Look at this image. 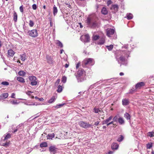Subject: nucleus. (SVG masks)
Segmentation results:
<instances>
[{
    "mask_svg": "<svg viewBox=\"0 0 154 154\" xmlns=\"http://www.w3.org/2000/svg\"><path fill=\"white\" fill-rule=\"evenodd\" d=\"M122 50L118 52L116 56V59L119 63H123L125 61L126 58L129 56L130 51L128 50V46H124L122 47Z\"/></svg>",
    "mask_w": 154,
    "mask_h": 154,
    "instance_id": "obj_1",
    "label": "nucleus"
},
{
    "mask_svg": "<svg viewBox=\"0 0 154 154\" xmlns=\"http://www.w3.org/2000/svg\"><path fill=\"white\" fill-rule=\"evenodd\" d=\"M94 18V17L90 15L87 18L86 20L88 25L92 27H94L97 26V23L95 20Z\"/></svg>",
    "mask_w": 154,
    "mask_h": 154,
    "instance_id": "obj_2",
    "label": "nucleus"
},
{
    "mask_svg": "<svg viewBox=\"0 0 154 154\" xmlns=\"http://www.w3.org/2000/svg\"><path fill=\"white\" fill-rule=\"evenodd\" d=\"M85 72L82 69H80L78 72L76 77L78 82H82L85 79Z\"/></svg>",
    "mask_w": 154,
    "mask_h": 154,
    "instance_id": "obj_3",
    "label": "nucleus"
},
{
    "mask_svg": "<svg viewBox=\"0 0 154 154\" xmlns=\"http://www.w3.org/2000/svg\"><path fill=\"white\" fill-rule=\"evenodd\" d=\"M94 64V62L93 59L89 58L84 60L82 62V65L85 67L87 65L92 66Z\"/></svg>",
    "mask_w": 154,
    "mask_h": 154,
    "instance_id": "obj_4",
    "label": "nucleus"
},
{
    "mask_svg": "<svg viewBox=\"0 0 154 154\" xmlns=\"http://www.w3.org/2000/svg\"><path fill=\"white\" fill-rule=\"evenodd\" d=\"M27 33L30 36L33 38H35L38 36L37 31L36 29L29 30Z\"/></svg>",
    "mask_w": 154,
    "mask_h": 154,
    "instance_id": "obj_5",
    "label": "nucleus"
},
{
    "mask_svg": "<svg viewBox=\"0 0 154 154\" xmlns=\"http://www.w3.org/2000/svg\"><path fill=\"white\" fill-rule=\"evenodd\" d=\"M59 149L54 146H51L49 147V151L51 154H55L58 152Z\"/></svg>",
    "mask_w": 154,
    "mask_h": 154,
    "instance_id": "obj_6",
    "label": "nucleus"
},
{
    "mask_svg": "<svg viewBox=\"0 0 154 154\" xmlns=\"http://www.w3.org/2000/svg\"><path fill=\"white\" fill-rule=\"evenodd\" d=\"M79 124L80 127L85 128H88L91 126V125L89 123L83 121H80L79 122Z\"/></svg>",
    "mask_w": 154,
    "mask_h": 154,
    "instance_id": "obj_7",
    "label": "nucleus"
},
{
    "mask_svg": "<svg viewBox=\"0 0 154 154\" xmlns=\"http://www.w3.org/2000/svg\"><path fill=\"white\" fill-rule=\"evenodd\" d=\"M29 79L31 81L30 85L32 86L36 85L37 84V82L36 81V78L34 76H30Z\"/></svg>",
    "mask_w": 154,
    "mask_h": 154,
    "instance_id": "obj_8",
    "label": "nucleus"
},
{
    "mask_svg": "<svg viewBox=\"0 0 154 154\" xmlns=\"http://www.w3.org/2000/svg\"><path fill=\"white\" fill-rule=\"evenodd\" d=\"M106 32L107 35L108 37H110L114 34L115 30L113 29L108 28L106 30Z\"/></svg>",
    "mask_w": 154,
    "mask_h": 154,
    "instance_id": "obj_9",
    "label": "nucleus"
},
{
    "mask_svg": "<svg viewBox=\"0 0 154 154\" xmlns=\"http://www.w3.org/2000/svg\"><path fill=\"white\" fill-rule=\"evenodd\" d=\"M105 37L103 36L101 37L100 40L97 42V44L99 45H102L104 44L105 41Z\"/></svg>",
    "mask_w": 154,
    "mask_h": 154,
    "instance_id": "obj_10",
    "label": "nucleus"
},
{
    "mask_svg": "<svg viewBox=\"0 0 154 154\" xmlns=\"http://www.w3.org/2000/svg\"><path fill=\"white\" fill-rule=\"evenodd\" d=\"M119 7L117 5H112L111 7V9L114 10V13H116L118 11Z\"/></svg>",
    "mask_w": 154,
    "mask_h": 154,
    "instance_id": "obj_11",
    "label": "nucleus"
},
{
    "mask_svg": "<svg viewBox=\"0 0 154 154\" xmlns=\"http://www.w3.org/2000/svg\"><path fill=\"white\" fill-rule=\"evenodd\" d=\"M15 54L14 52L12 49H9L8 51V57H12Z\"/></svg>",
    "mask_w": 154,
    "mask_h": 154,
    "instance_id": "obj_12",
    "label": "nucleus"
},
{
    "mask_svg": "<svg viewBox=\"0 0 154 154\" xmlns=\"http://www.w3.org/2000/svg\"><path fill=\"white\" fill-rule=\"evenodd\" d=\"M112 116H110L108 119H107L102 122V125H104L108 123L112 119Z\"/></svg>",
    "mask_w": 154,
    "mask_h": 154,
    "instance_id": "obj_13",
    "label": "nucleus"
},
{
    "mask_svg": "<svg viewBox=\"0 0 154 154\" xmlns=\"http://www.w3.org/2000/svg\"><path fill=\"white\" fill-rule=\"evenodd\" d=\"M129 101L126 99H124L122 100V104L123 106H126L128 105Z\"/></svg>",
    "mask_w": 154,
    "mask_h": 154,
    "instance_id": "obj_14",
    "label": "nucleus"
},
{
    "mask_svg": "<svg viewBox=\"0 0 154 154\" xmlns=\"http://www.w3.org/2000/svg\"><path fill=\"white\" fill-rule=\"evenodd\" d=\"M119 147V145L116 143H114L111 145V148L112 149H117Z\"/></svg>",
    "mask_w": 154,
    "mask_h": 154,
    "instance_id": "obj_15",
    "label": "nucleus"
},
{
    "mask_svg": "<svg viewBox=\"0 0 154 154\" xmlns=\"http://www.w3.org/2000/svg\"><path fill=\"white\" fill-rule=\"evenodd\" d=\"M118 121L120 125H122L125 124V121L122 117H119L118 119Z\"/></svg>",
    "mask_w": 154,
    "mask_h": 154,
    "instance_id": "obj_16",
    "label": "nucleus"
},
{
    "mask_svg": "<svg viewBox=\"0 0 154 154\" xmlns=\"http://www.w3.org/2000/svg\"><path fill=\"white\" fill-rule=\"evenodd\" d=\"M10 131H8V133L4 135L5 138L3 140L4 141H5V140L9 139L11 137V135L10 134Z\"/></svg>",
    "mask_w": 154,
    "mask_h": 154,
    "instance_id": "obj_17",
    "label": "nucleus"
},
{
    "mask_svg": "<svg viewBox=\"0 0 154 154\" xmlns=\"http://www.w3.org/2000/svg\"><path fill=\"white\" fill-rule=\"evenodd\" d=\"M144 85V83L143 82H141L137 83L135 87L137 89L139 88L141 86Z\"/></svg>",
    "mask_w": 154,
    "mask_h": 154,
    "instance_id": "obj_18",
    "label": "nucleus"
},
{
    "mask_svg": "<svg viewBox=\"0 0 154 154\" xmlns=\"http://www.w3.org/2000/svg\"><path fill=\"white\" fill-rule=\"evenodd\" d=\"M58 10L57 7L54 5L53 8V14L54 16H55L57 14Z\"/></svg>",
    "mask_w": 154,
    "mask_h": 154,
    "instance_id": "obj_19",
    "label": "nucleus"
},
{
    "mask_svg": "<svg viewBox=\"0 0 154 154\" xmlns=\"http://www.w3.org/2000/svg\"><path fill=\"white\" fill-rule=\"evenodd\" d=\"M55 44L58 46L62 48L63 47V45L62 43L59 40H56L55 41Z\"/></svg>",
    "mask_w": 154,
    "mask_h": 154,
    "instance_id": "obj_20",
    "label": "nucleus"
},
{
    "mask_svg": "<svg viewBox=\"0 0 154 154\" xmlns=\"http://www.w3.org/2000/svg\"><path fill=\"white\" fill-rule=\"evenodd\" d=\"M26 55L25 53H24L20 55V59L22 61H24L26 59Z\"/></svg>",
    "mask_w": 154,
    "mask_h": 154,
    "instance_id": "obj_21",
    "label": "nucleus"
},
{
    "mask_svg": "<svg viewBox=\"0 0 154 154\" xmlns=\"http://www.w3.org/2000/svg\"><path fill=\"white\" fill-rule=\"evenodd\" d=\"M47 62L50 63L51 64L52 63L53 60L52 59L51 57L50 56H47Z\"/></svg>",
    "mask_w": 154,
    "mask_h": 154,
    "instance_id": "obj_22",
    "label": "nucleus"
},
{
    "mask_svg": "<svg viewBox=\"0 0 154 154\" xmlns=\"http://www.w3.org/2000/svg\"><path fill=\"white\" fill-rule=\"evenodd\" d=\"M108 13L107 11L106 8L105 7L103 8L101 10V13L104 15H106Z\"/></svg>",
    "mask_w": 154,
    "mask_h": 154,
    "instance_id": "obj_23",
    "label": "nucleus"
},
{
    "mask_svg": "<svg viewBox=\"0 0 154 154\" xmlns=\"http://www.w3.org/2000/svg\"><path fill=\"white\" fill-rule=\"evenodd\" d=\"M17 80L22 83H24L25 82L24 79L20 77H18L17 78Z\"/></svg>",
    "mask_w": 154,
    "mask_h": 154,
    "instance_id": "obj_24",
    "label": "nucleus"
},
{
    "mask_svg": "<svg viewBox=\"0 0 154 154\" xmlns=\"http://www.w3.org/2000/svg\"><path fill=\"white\" fill-rule=\"evenodd\" d=\"M124 117L127 120H129L131 118L130 115L127 112H126L124 114Z\"/></svg>",
    "mask_w": 154,
    "mask_h": 154,
    "instance_id": "obj_25",
    "label": "nucleus"
},
{
    "mask_svg": "<svg viewBox=\"0 0 154 154\" xmlns=\"http://www.w3.org/2000/svg\"><path fill=\"white\" fill-rule=\"evenodd\" d=\"M126 15L127 18L128 20H131L133 17L132 14L131 13L127 14Z\"/></svg>",
    "mask_w": 154,
    "mask_h": 154,
    "instance_id": "obj_26",
    "label": "nucleus"
},
{
    "mask_svg": "<svg viewBox=\"0 0 154 154\" xmlns=\"http://www.w3.org/2000/svg\"><path fill=\"white\" fill-rule=\"evenodd\" d=\"M54 137V133L52 134H49L47 136V138L49 139H52Z\"/></svg>",
    "mask_w": 154,
    "mask_h": 154,
    "instance_id": "obj_27",
    "label": "nucleus"
},
{
    "mask_svg": "<svg viewBox=\"0 0 154 154\" xmlns=\"http://www.w3.org/2000/svg\"><path fill=\"white\" fill-rule=\"evenodd\" d=\"M14 20L16 22L17 20V13L16 12H14Z\"/></svg>",
    "mask_w": 154,
    "mask_h": 154,
    "instance_id": "obj_28",
    "label": "nucleus"
},
{
    "mask_svg": "<svg viewBox=\"0 0 154 154\" xmlns=\"http://www.w3.org/2000/svg\"><path fill=\"white\" fill-rule=\"evenodd\" d=\"M18 74L20 75L23 76L25 75L26 73L23 71H21L18 72Z\"/></svg>",
    "mask_w": 154,
    "mask_h": 154,
    "instance_id": "obj_29",
    "label": "nucleus"
},
{
    "mask_svg": "<svg viewBox=\"0 0 154 154\" xmlns=\"http://www.w3.org/2000/svg\"><path fill=\"white\" fill-rule=\"evenodd\" d=\"M40 146L41 147H46L47 146V144L46 142H43L40 144Z\"/></svg>",
    "mask_w": 154,
    "mask_h": 154,
    "instance_id": "obj_30",
    "label": "nucleus"
},
{
    "mask_svg": "<svg viewBox=\"0 0 154 154\" xmlns=\"http://www.w3.org/2000/svg\"><path fill=\"white\" fill-rule=\"evenodd\" d=\"M147 135L150 137H153L154 136V133L152 132H149L147 134Z\"/></svg>",
    "mask_w": 154,
    "mask_h": 154,
    "instance_id": "obj_31",
    "label": "nucleus"
},
{
    "mask_svg": "<svg viewBox=\"0 0 154 154\" xmlns=\"http://www.w3.org/2000/svg\"><path fill=\"white\" fill-rule=\"evenodd\" d=\"M94 110L95 113H97L99 112H101V110L99 109L94 108Z\"/></svg>",
    "mask_w": 154,
    "mask_h": 154,
    "instance_id": "obj_32",
    "label": "nucleus"
},
{
    "mask_svg": "<svg viewBox=\"0 0 154 154\" xmlns=\"http://www.w3.org/2000/svg\"><path fill=\"white\" fill-rule=\"evenodd\" d=\"M55 100V97L54 96H52L51 98L48 101L49 103H51L53 102Z\"/></svg>",
    "mask_w": 154,
    "mask_h": 154,
    "instance_id": "obj_33",
    "label": "nucleus"
},
{
    "mask_svg": "<svg viewBox=\"0 0 154 154\" xmlns=\"http://www.w3.org/2000/svg\"><path fill=\"white\" fill-rule=\"evenodd\" d=\"M85 38L86 39L85 42H88L89 40V37L88 35L86 34L84 35Z\"/></svg>",
    "mask_w": 154,
    "mask_h": 154,
    "instance_id": "obj_34",
    "label": "nucleus"
},
{
    "mask_svg": "<svg viewBox=\"0 0 154 154\" xmlns=\"http://www.w3.org/2000/svg\"><path fill=\"white\" fill-rule=\"evenodd\" d=\"M152 146V143H148L146 144V148L147 149H150Z\"/></svg>",
    "mask_w": 154,
    "mask_h": 154,
    "instance_id": "obj_35",
    "label": "nucleus"
},
{
    "mask_svg": "<svg viewBox=\"0 0 154 154\" xmlns=\"http://www.w3.org/2000/svg\"><path fill=\"white\" fill-rule=\"evenodd\" d=\"M113 46L112 45H110L109 46H106V47L108 49L109 51H111L113 48Z\"/></svg>",
    "mask_w": 154,
    "mask_h": 154,
    "instance_id": "obj_36",
    "label": "nucleus"
},
{
    "mask_svg": "<svg viewBox=\"0 0 154 154\" xmlns=\"http://www.w3.org/2000/svg\"><path fill=\"white\" fill-rule=\"evenodd\" d=\"M10 103L13 105H17L19 103L17 102V100H11L10 101Z\"/></svg>",
    "mask_w": 154,
    "mask_h": 154,
    "instance_id": "obj_37",
    "label": "nucleus"
},
{
    "mask_svg": "<svg viewBox=\"0 0 154 154\" xmlns=\"http://www.w3.org/2000/svg\"><path fill=\"white\" fill-rule=\"evenodd\" d=\"M34 23L33 21L30 20L29 21V25L31 27H33L34 25Z\"/></svg>",
    "mask_w": 154,
    "mask_h": 154,
    "instance_id": "obj_38",
    "label": "nucleus"
},
{
    "mask_svg": "<svg viewBox=\"0 0 154 154\" xmlns=\"http://www.w3.org/2000/svg\"><path fill=\"white\" fill-rule=\"evenodd\" d=\"M124 137L122 135L119 136L117 140L119 142L122 141Z\"/></svg>",
    "mask_w": 154,
    "mask_h": 154,
    "instance_id": "obj_39",
    "label": "nucleus"
},
{
    "mask_svg": "<svg viewBox=\"0 0 154 154\" xmlns=\"http://www.w3.org/2000/svg\"><path fill=\"white\" fill-rule=\"evenodd\" d=\"M24 104L27 105H34L35 104L31 102H26L24 103Z\"/></svg>",
    "mask_w": 154,
    "mask_h": 154,
    "instance_id": "obj_40",
    "label": "nucleus"
},
{
    "mask_svg": "<svg viewBox=\"0 0 154 154\" xmlns=\"http://www.w3.org/2000/svg\"><path fill=\"white\" fill-rule=\"evenodd\" d=\"M99 36L98 35H94L93 36V39L94 40H97L99 38Z\"/></svg>",
    "mask_w": 154,
    "mask_h": 154,
    "instance_id": "obj_41",
    "label": "nucleus"
},
{
    "mask_svg": "<svg viewBox=\"0 0 154 154\" xmlns=\"http://www.w3.org/2000/svg\"><path fill=\"white\" fill-rule=\"evenodd\" d=\"M62 90V88L61 86L59 85L58 86V89L57 90V91L58 92L60 93L61 92Z\"/></svg>",
    "mask_w": 154,
    "mask_h": 154,
    "instance_id": "obj_42",
    "label": "nucleus"
},
{
    "mask_svg": "<svg viewBox=\"0 0 154 154\" xmlns=\"http://www.w3.org/2000/svg\"><path fill=\"white\" fill-rule=\"evenodd\" d=\"M22 125V124H20L19 125H18L16 127V129H15L13 131V133H15V132H17V130L19 129V128L20 127H21Z\"/></svg>",
    "mask_w": 154,
    "mask_h": 154,
    "instance_id": "obj_43",
    "label": "nucleus"
},
{
    "mask_svg": "<svg viewBox=\"0 0 154 154\" xmlns=\"http://www.w3.org/2000/svg\"><path fill=\"white\" fill-rule=\"evenodd\" d=\"M66 76H63L62 79V82L64 83H65L66 81Z\"/></svg>",
    "mask_w": 154,
    "mask_h": 154,
    "instance_id": "obj_44",
    "label": "nucleus"
},
{
    "mask_svg": "<svg viewBox=\"0 0 154 154\" xmlns=\"http://www.w3.org/2000/svg\"><path fill=\"white\" fill-rule=\"evenodd\" d=\"M8 93H4L2 94V96L4 98H6L8 97Z\"/></svg>",
    "mask_w": 154,
    "mask_h": 154,
    "instance_id": "obj_45",
    "label": "nucleus"
},
{
    "mask_svg": "<svg viewBox=\"0 0 154 154\" xmlns=\"http://www.w3.org/2000/svg\"><path fill=\"white\" fill-rule=\"evenodd\" d=\"M64 103L63 104H60L59 105H56V106H55V107L57 108H59L63 106V105L64 104Z\"/></svg>",
    "mask_w": 154,
    "mask_h": 154,
    "instance_id": "obj_46",
    "label": "nucleus"
},
{
    "mask_svg": "<svg viewBox=\"0 0 154 154\" xmlns=\"http://www.w3.org/2000/svg\"><path fill=\"white\" fill-rule=\"evenodd\" d=\"M1 84L5 85H9V84L8 82L6 81H4L2 82L1 83Z\"/></svg>",
    "mask_w": 154,
    "mask_h": 154,
    "instance_id": "obj_47",
    "label": "nucleus"
},
{
    "mask_svg": "<svg viewBox=\"0 0 154 154\" xmlns=\"http://www.w3.org/2000/svg\"><path fill=\"white\" fill-rule=\"evenodd\" d=\"M118 116H115L113 119V120L114 122H117L118 120Z\"/></svg>",
    "mask_w": 154,
    "mask_h": 154,
    "instance_id": "obj_48",
    "label": "nucleus"
},
{
    "mask_svg": "<svg viewBox=\"0 0 154 154\" xmlns=\"http://www.w3.org/2000/svg\"><path fill=\"white\" fill-rule=\"evenodd\" d=\"M60 82V79H58L55 83V86L57 85Z\"/></svg>",
    "mask_w": 154,
    "mask_h": 154,
    "instance_id": "obj_49",
    "label": "nucleus"
},
{
    "mask_svg": "<svg viewBox=\"0 0 154 154\" xmlns=\"http://www.w3.org/2000/svg\"><path fill=\"white\" fill-rule=\"evenodd\" d=\"M37 7L36 4H34L32 5V8L33 10H36L37 9Z\"/></svg>",
    "mask_w": 154,
    "mask_h": 154,
    "instance_id": "obj_50",
    "label": "nucleus"
},
{
    "mask_svg": "<svg viewBox=\"0 0 154 154\" xmlns=\"http://www.w3.org/2000/svg\"><path fill=\"white\" fill-rule=\"evenodd\" d=\"M20 11L21 12H22V13H23V5H22L20 7Z\"/></svg>",
    "mask_w": 154,
    "mask_h": 154,
    "instance_id": "obj_51",
    "label": "nucleus"
},
{
    "mask_svg": "<svg viewBox=\"0 0 154 154\" xmlns=\"http://www.w3.org/2000/svg\"><path fill=\"white\" fill-rule=\"evenodd\" d=\"M81 63L80 62H79L76 65V68L78 69L79 66H80Z\"/></svg>",
    "mask_w": 154,
    "mask_h": 154,
    "instance_id": "obj_52",
    "label": "nucleus"
},
{
    "mask_svg": "<svg viewBox=\"0 0 154 154\" xmlns=\"http://www.w3.org/2000/svg\"><path fill=\"white\" fill-rule=\"evenodd\" d=\"M26 27H23L24 31V32H28V31H29L28 29H26Z\"/></svg>",
    "mask_w": 154,
    "mask_h": 154,
    "instance_id": "obj_53",
    "label": "nucleus"
},
{
    "mask_svg": "<svg viewBox=\"0 0 154 154\" xmlns=\"http://www.w3.org/2000/svg\"><path fill=\"white\" fill-rule=\"evenodd\" d=\"M9 142H6L5 143H3V146H7L8 145Z\"/></svg>",
    "mask_w": 154,
    "mask_h": 154,
    "instance_id": "obj_54",
    "label": "nucleus"
},
{
    "mask_svg": "<svg viewBox=\"0 0 154 154\" xmlns=\"http://www.w3.org/2000/svg\"><path fill=\"white\" fill-rule=\"evenodd\" d=\"M15 95V93H12L11 96V97L12 98H15V97H14V96Z\"/></svg>",
    "mask_w": 154,
    "mask_h": 154,
    "instance_id": "obj_55",
    "label": "nucleus"
},
{
    "mask_svg": "<svg viewBox=\"0 0 154 154\" xmlns=\"http://www.w3.org/2000/svg\"><path fill=\"white\" fill-rule=\"evenodd\" d=\"M99 123H100L99 122L97 121V122H95L94 123V125H96V126H97L99 124Z\"/></svg>",
    "mask_w": 154,
    "mask_h": 154,
    "instance_id": "obj_56",
    "label": "nucleus"
},
{
    "mask_svg": "<svg viewBox=\"0 0 154 154\" xmlns=\"http://www.w3.org/2000/svg\"><path fill=\"white\" fill-rule=\"evenodd\" d=\"M134 90L131 89V90L129 91V94H132L133 93V92H134Z\"/></svg>",
    "mask_w": 154,
    "mask_h": 154,
    "instance_id": "obj_57",
    "label": "nucleus"
},
{
    "mask_svg": "<svg viewBox=\"0 0 154 154\" xmlns=\"http://www.w3.org/2000/svg\"><path fill=\"white\" fill-rule=\"evenodd\" d=\"M50 26H52L53 25V23L52 22V21L51 20H50Z\"/></svg>",
    "mask_w": 154,
    "mask_h": 154,
    "instance_id": "obj_58",
    "label": "nucleus"
},
{
    "mask_svg": "<svg viewBox=\"0 0 154 154\" xmlns=\"http://www.w3.org/2000/svg\"><path fill=\"white\" fill-rule=\"evenodd\" d=\"M111 3H112L111 1L110 0H109V1H108L107 3L108 5H109Z\"/></svg>",
    "mask_w": 154,
    "mask_h": 154,
    "instance_id": "obj_59",
    "label": "nucleus"
},
{
    "mask_svg": "<svg viewBox=\"0 0 154 154\" xmlns=\"http://www.w3.org/2000/svg\"><path fill=\"white\" fill-rule=\"evenodd\" d=\"M38 100L40 101H43L44 100L43 98H39Z\"/></svg>",
    "mask_w": 154,
    "mask_h": 154,
    "instance_id": "obj_60",
    "label": "nucleus"
},
{
    "mask_svg": "<svg viewBox=\"0 0 154 154\" xmlns=\"http://www.w3.org/2000/svg\"><path fill=\"white\" fill-rule=\"evenodd\" d=\"M79 25H80V28H82V27H83V26L82 25L81 23H79Z\"/></svg>",
    "mask_w": 154,
    "mask_h": 154,
    "instance_id": "obj_61",
    "label": "nucleus"
},
{
    "mask_svg": "<svg viewBox=\"0 0 154 154\" xmlns=\"http://www.w3.org/2000/svg\"><path fill=\"white\" fill-rule=\"evenodd\" d=\"M119 75L120 76H122L124 75V74L123 73L121 72L120 73Z\"/></svg>",
    "mask_w": 154,
    "mask_h": 154,
    "instance_id": "obj_62",
    "label": "nucleus"
},
{
    "mask_svg": "<svg viewBox=\"0 0 154 154\" xmlns=\"http://www.w3.org/2000/svg\"><path fill=\"white\" fill-rule=\"evenodd\" d=\"M113 152L112 151H110L108 152V154H112Z\"/></svg>",
    "mask_w": 154,
    "mask_h": 154,
    "instance_id": "obj_63",
    "label": "nucleus"
},
{
    "mask_svg": "<svg viewBox=\"0 0 154 154\" xmlns=\"http://www.w3.org/2000/svg\"><path fill=\"white\" fill-rule=\"evenodd\" d=\"M68 66L69 65L67 64H66L65 65V67L66 68H67L68 67Z\"/></svg>",
    "mask_w": 154,
    "mask_h": 154,
    "instance_id": "obj_64",
    "label": "nucleus"
}]
</instances>
